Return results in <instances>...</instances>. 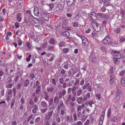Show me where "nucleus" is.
I'll use <instances>...</instances> for the list:
<instances>
[{"instance_id": "obj_11", "label": "nucleus", "mask_w": 125, "mask_h": 125, "mask_svg": "<svg viewBox=\"0 0 125 125\" xmlns=\"http://www.w3.org/2000/svg\"><path fill=\"white\" fill-rule=\"evenodd\" d=\"M43 18L44 20L45 21H47L49 19V14L45 13L43 15Z\"/></svg>"}, {"instance_id": "obj_40", "label": "nucleus", "mask_w": 125, "mask_h": 125, "mask_svg": "<svg viewBox=\"0 0 125 125\" xmlns=\"http://www.w3.org/2000/svg\"><path fill=\"white\" fill-rule=\"evenodd\" d=\"M115 31L117 34H118L120 33V28H115Z\"/></svg>"}, {"instance_id": "obj_32", "label": "nucleus", "mask_w": 125, "mask_h": 125, "mask_svg": "<svg viewBox=\"0 0 125 125\" xmlns=\"http://www.w3.org/2000/svg\"><path fill=\"white\" fill-rule=\"evenodd\" d=\"M34 119V117L32 116V115H30L28 118L27 121H29L30 120H33Z\"/></svg>"}, {"instance_id": "obj_6", "label": "nucleus", "mask_w": 125, "mask_h": 125, "mask_svg": "<svg viewBox=\"0 0 125 125\" xmlns=\"http://www.w3.org/2000/svg\"><path fill=\"white\" fill-rule=\"evenodd\" d=\"M113 52L114 53V56H115L117 57L118 58L120 59L122 58L120 52L116 51H114Z\"/></svg>"}, {"instance_id": "obj_37", "label": "nucleus", "mask_w": 125, "mask_h": 125, "mask_svg": "<svg viewBox=\"0 0 125 125\" xmlns=\"http://www.w3.org/2000/svg\"><path fill=\"white\" fill-rule=\"evenodd\" d=\"M94 103L93 100H91L89 101L88 104L91 107H92V105Z\"/></svg>"}, {"instance_id": "obj_2", "label": "nucleus", "mask_w": 125, "mask_h": 125, "mask_svg": "<svg viewBox=\"0 0 125 125\" xmlns=\"http://www.w3.org/2000/svg\"><path fill=\"white\" fill-rule=\"evenodd\" d=\"M31 23L35 26H38L40 25V21L37 19L34 18V20L30 21Z\"/></svg>"}, {"instance_id": "obj_23", "label": "nucleus", "mask_w": 125, "mask_h": 125, "mask_svg": "<svg viewBox=\"0 0 125 125\" xmlns=\"http://www.w3.org/2000/svg\"><path fill=\"white\" fill-rule=\"evenodd\" d=\"M115 77L110 76V82L111 84H112L114 83V81L115 80Z\"/></svg>"}, {"instance_id": "obj_3", "label": "nucleus", "mask_w": 125, "mask_h": 125, "mask_svg": "<svg viewBox=\"0 0 125 125\" xmlns=\"http://www.w3.org/2000/svg\"><path fill=\"white\" fill-rule=\"evenodd\" d=\"M53 113L52 111H51L48 113V115L46 114L45 117V119L47 120H49L51 117Z\"/></svg>"}, {"instance_id": "obj_18", "label": "nucleus", "mask_w": 125, "mask_h": 125, "mask_svg": "<svg viewBox=\"0 0 125 125\" xmlns=\"http://www.w3.org/2000/svg\"><path fill=\"white\" fill-rule=\"evenodd\" d=\"M24 20L26 23H28L30 21L28 15H26L24 17Z\"/></svg>"}, {"instance_id": "obj_30", "label": "nucleus", "mask_w": 125, "mask_h": 125, "mask_svg": "<svg viewBox=\"0 0 125 125\" xmlns=\"http://www.w3.org/2000/svg\"><path fill=\"white\" fill-rule=\"evenodd\" d=\"M98 23H97L95 21H93L91 22V24L92 26L94 28L96 26Z\"/></svg>"}, {"instance_id": "obj_60", "label": "nucleus", "mask_w": 125, "mask_h": 125, "mask_svg": "<svg viewBox=\"0 0 125 125\" xmlns=\"http://www.w3.org/2000/svg\"><path fill=\"white\" fill-rule=\"evenodd\" d=\"M34 103L33 102L32 99H31L29 102V104L31 105H32Z\"/></svg>"}, {"instance_id": "obj_7", "label": "nucleus", "mask_w": 125, "mask_h": 125, "mask_svg": "<svg viewBox=\"0 0 125 125\" xmlns=\"http://www.w3.org/2000/svg\"><path fill=\"white\" fill-rule=\"evenodd\" d=\"M94 28L96 32H99L101 30V26L100 24H98Z\"/></svg>"}, {"instance_id": "obj_4", "label": "nucleus", "mask_w": 125, "mask_h": 125, "mask_svg": "<svg viewBox=\"0 0 125 125\" xmlns=\"http://www.w3.org/2000/svg\"><path fill=\"white\" fill-rule=\"evenodd\" d=\"M90 17V19L93 20H96L97 19V18L96 16L95 13L94 12H93L91 13Z\"/></svg>"}, {"instance_id": "obj_51", "label": "nucleus", "mask_w": 125, "mask_h": 125, "mask_svg": "<svg viewBox=\"0 0 125 125\" xmlns=\"http://www.w3.org/2000/svg\"><path fill=\"white\" fill-rule=\"evenodd\" d=\"M59 81L60 83L61 84H63V78L61 77L60 78L59 80Z\"/></svg>"}, {"instance_id": "obj_47", "label": "nucleus", "mask_w": 125, "mask_h": 125, "mask_svg": "<svg viewBox=\"0 0 125 125\" xmlns=\"http://www.w3.org/2000/svg\"><path fill=\"white\" fill-rule=\"evenodd\" d=\"M31 54H30L27 58L26 59V61L27 62H29L30 61V58H31Z\"/></svg>"}, {"instance_id": "obj_28", "label": "nucleus", "mask_w": 125, "mask_h": 125, "mask_svg": "<svg viewBox=\"0 0 125 125\" xmlns=\"http://www.w3.org/2000/svg\"><path fill=\"white\" fill-rule=\"evenodd\" d=\"M110 76L115 77L113 73V68H111L110 69Z\"/></svg>"}, {"instance_id": "obj_48", "label": "nucleus", "mask_w": 125, "mask_h": 125, "mask_svg": "<svg viewBox=\"0 0 125 125\" xmlns=\"http://www.w3.org/2000/svg\"><path fill=\"white\" fill-rule=\"evenodd\" d=\"M105 111L104 110V111L102 113V114L101 115V116L100 117V118H101L102 117H103V119H104V115L105 114Z\"/></svg>"}, {"instance_id": "obj_54", "label": "nucleus", "mask_w": 125, "mask_h": 125, "mask_svg": "<svg viewBox=\"0 0 125 125\" xmlns=\"http://www.w3.org/2000/svg\"><path fill=\"white\" fill-rule=\"evenodd\" d=\"M82 122L80 121H79L76 122L75 124V125H82Z\"/></svg>"}, {"instance_id": "obj_16", "label": "nucleus", "mask_w": 125, "mask_h": 125, "mask_svg": "<svg viewBox=\"0 0 125 125\" xmlns=\"http://www.w3.org/2000/svg\"><path fill=\"white\" fill-rule=\"evenodd\" d=\"M73 0H66L67 5L68 6L70 7L73 4Z\"/></svg>"}, {"instance_id": "obj_22", "label": "nucleus", "mask_w": 125, "mask_h": 125, "mask_svg": "<svg viewBox=\"0 0 125 125\" xmlns=\"http://www.w3.org/2000/svg\"><path fill=\"white\" fill-rule=\"evenodd\" d=\"M77 102L79 104L82 103L83 102V98L81 97H79L77 99Z\"/></svg>"}, {"instance_id": "obj_14", "label": "nucleus", "mask_w": 125, "mask_h": 125, "mask_svg": "<svg viewBox=\"0 0 125 125\" xmlns=\"http://www.w3.org/2000/svg\"><path fill=\"white\" fill-rule=\"evenodd\" d=\"M47 49L48 50H50V51H53L55 50V48L51 45L49 46L47 48Z\"/></svg>"}, {"instance_id": "obj_59", "label": "nucleus", "mask_w": 125, "mask_h": 125, "mask_svg": "<svg viewBox=\"0 0 125 125\" xmlns=\"http://www.w3.org/2000/svg\"><path fill=\"white\" fill-rule=\"evenodd\" d=\"M124 73L125 71H122L120 73L119 75L120 76H123L124 75Z\"/></svg>"}, {"instance_id": "obj_26", "label": "nucleus", "mask_w": 125, "mask_h": 125, "mask_svg": "<svg viewBox=\"0 0 125 125\" xmlns=\"http://www.w3.org/2000/svg\"><path fill=\"white\" fill-rule=\"evenodd\" d=\"M59 101V100L58 97L56 96L54 98V103L57 104Z\"/></svg>"}, {"instance_id": "obj_45", "label": "nucleus", "mask_w": 125, "mask_h": 125, "mask_svg": "<svg viewBox=\"0 0 125 125\" xmlns=\"http://www.w3.org/2000/svg\"><path fill=\"white\" fill-rule=\"evenodd\" d=\"M82 91L80 89H79L77 92V95L79 96L82 93Z\"/></svg>"}, {"instance_id": "obj_56", "label": "nucleus", "mask_w": 125, "mask_h": 125, "mask_svg": "<svg viewBox=\"0 0 125 125\" xmlns=\"http://www.w3.org/2000/svg\"><path fill=\"white\" fill-rule=\"evenodd\" d=\"M72 88H69L68 89L67 93L68 94H70L71 93L72 91Z\"/></svg>"}, {"instance_id": "obj_52", "label": "nucleus", "mask_w": 125, "mask_h": 125, "mask_svg": "<svg viewBox=\"0 0 125 125\" xmlns=\"http://www.w3.org/2000/svg\"><path fill=\"white\" fill-rule=\"evenodd\" d=\"M41 119L40 117H38L36 118L35 120V123H38L39 121Z\"/></svg>"}, {"instance_id": "obj_62", "label": "nucleus", "mask_w": 125, "mask_h": 125, "mask_svg": "<svg viewBox=\"0 0 125 125\" xmlns=\"http://www.w3.org/2000/svg\"><path fill=\"white\" fill-rule=\"evenodd\" d=\"M26 46L28 47L29 49L31 48V47L30 44L29 43H27L26 44Z\"/></svg>"}, {"instance_id": "obj_57", "label": "nucleus", "mask_w": 125, "mask_h": 125, "mask_svg": "<svg viewBox=\"0 0 125 125\" xmlns=\"http://www.w3.org/2000/svg\"><path fill=\"white\" fill-rule=\"evenodd\" d=\"M97 32H96L95 31H93L92 33V35L93 36H96L97 34Z\"/></svg>"}, {"instance_id": "obj_58", "label": "nucleus", "mask_w": 125, "mask_h": 125, "mask_svg": "<svg viewBox=\"0 0 125 125\" xmlns=\"http://www.w3.org/2000/svg\"><path fill=\"white\" fill-rule=\"evenodd\" d=\"M65 70L63 69H62L61 71L60 74H64L65 73Z\"/></svg>"}, {"instance_id": "obj_49", "label": "nucleus", "mask_w": 125, "mask_h": 125, "mask_svg": "<svg viewBox=\"0 0 125 125\" xmlns=\"http://www.w3.org/2000/svg\"><path fill=\"white\" fill-rule=\"evenodd\" d=\"M40 86H38L37 88L36 91V93L37 94H38L39 93V91L40 90Z\"/></svg>"}, {"instance_id": "obj_43", "label": "nucleus", "mask_w": 125, "mask_h": 125, "mask_svg": "<svg viewBox=\"0 0 125 125\" xmlns=\"http://www.w3.org/2000/svg\"><path fill=\"white\" fill-rule=\"evenodd\" d=\"M17 42H18V44L20 45H21L22 44V41L20 39V38H19L17 40Z\"/></svg>"}, {"instance_id": "obj_42", "label": "nucleus", "mask_w": 125, "mask_h": 125, "mask_svg": "<svg viewBox=\"0 0 125 125\" xmlns=\"http://www.w3.org/2000/svg\"><path fill=\"white\" fill-rule=\"evenodd\" d=\"M47 108H43L41 110V112L42 113H44L46 112L47 111Z\"/></svg>"}, {"instance_id": "obj_19", "label": "nucleus", "mask_w": 125, "mask_h": 125, "mask_svg": "<svg viewBox=\"0 0 125 125\" xmlns=\"http://www.w3.org/2000/svg\"><path fill=\"white\" fill-rule=\"evenodd\" d=\"M118 117H112L111 118V120L112 122H117L118 121Z\"/></svg>"}, {"instance_id": "obj_55", "label": "nucleus", "mask_w": 125, "mask_h": 125, "mask_svg": "<svg viewBox=\"0 0 125 125\" xmlns=\"http://www.w3.org/2000/svg\"><path fill=\"white\" fill-rule=\"evenodd\" d=\"M54 58V56L53 55H52L51 57V58L49 59V60L50 62L52 61L53 60Z\"/></svg>"}, {"instance_id": "obj_29", "label": "nucleus", "mask_w": 125, "mask_h": 125, "mask_svg": "<svg viewBox=\"0 0 125 125\" xmlns=\"http://www.w3.org/2000/svg\"><path fill=\"white\" fill-rule=\"evenodd\" d=\"M58 45L60 47H62L64 46L65 45V44L64 42H61L58 43Z\"/></svg>"}, {"instance_id": "obj_24", "label": "nucleus", "mask_w": 125, "mask_h": 125, "mask_svg": "<svg viewBox=\"0 0 125 125\" xmlns=\"http://www.w3.org/2000/svg\"><path fill=\"white\" fill-rule=\"evenodd\" d=\"M29 80H26L24 82V87H26L28 86L29 83Z\"/></svg>"}, {"instance_id": "obj_34", "label": "nucleus", "mask_w": 125, "mask_h": 125, "mask_svg": "<svg viewBox=\"0 0 125 125\" xmlns=\"http://www.w3.org/2000/svg\"><path fill=\"white\" fill-rule=\"evenodd\" d=\"M111 113V109L110 108H109L108 110L107 113V116L108 117H110Z\"/></svg>"}, {"instance_id": "obj_46", "label": "nucleus", "mask_w": 125, "mask_h": 125, "mask_svg": "<svg viewBox=\"0 0 125 125\" xmlns=\"http://www.w3.org/2000/svg\"><path fill=\"white\" fill-rule=\"evenodd\" d=\"M49 96L47 95V94L46 93L45 94V99L46 100L48 101L49 100Z\"/></svg>"}, {"instance_id": "obj_53", "label": "nucleus", "mask_w": 125, "mask_h": 125, "mask_svg": "<svg viewBox=\"0 0 125 125\" xmlns=\"http://www.w3.org/2000/svg\"><path fill=\"white\" fill-rule=\"evenodd\" d=\"M73 118L74 120L75 121L77 120V118L76 114H73Z\"/></svg>"}, {"instance_id": "obj_35", "label": "nucleus", "mask_w": 125, "mask_h": 125, "mask_svg": "<svg viewBox=\"0 0 125 125\" xmlns=\"http://www.w3.org/2000/svg\"><path fill=\"white\" fill-rule=\"evenodd\" d=\"M95 97L96 99L99 100L101 98V95L100 94H96L95 95Z\"/></svg>"}, {"instance_id": "obj_36", "label": "nucleus", "mask_w": 125, "mask_h": 125, "mask_svg": "<svg viewBox=\"0 0 125 125\" xmlns=\"http://www.w3.org/2000/svg\"><path fill=\"white\" fill-rule=\"evenodd\" d=\"M49 42L51 44H53L55 43V41L53 38H51Z\"/></svg>"}, {"instance_id": "obj_33", "label": "nucleus", "mask_w": 125, "mask_h": 125, "mask_svg": "<svg viewBox=\"0 0 125 125\" xmlns=\"http://www.w3.org/2000/svg\"><path fill=\"white\" fill-rule=\"evenodd\" d=\"M58 5V7H60L61 8H62L64 7V3L62 2L59 3Z\"/></svg>"}, {"instance_id": "obj_25", "label": "nucleus", "mask_w": 125, "mask_h": 125, "mask_svg": "<svg viewBox=\"0 0 125 125\" xmlns=\"http://www.w3.org/2000/svg\"><path fill=\"white\" fill-rule=\"evenodd\" d=\"M121 84L123 86L125 87V79L123 78L121 81Z\"/></svg>"}, {"instance_id": "obj_17", "label": "nucleus", "mask_w": 125, "mask_h": 125, "mask_svg": "<svg viewBox=\"0 0 125 125\" xmlns=\"http://www.w3.org/2000/svg\"><path fill=\"white\" fill-rule=\"evenodd\" d=\"M62 21H63L62 26L63 27H65L66 25L67 24V20L65 18H63L62 19Z\"/></svg>"}, {"instance_id": "obj_5", "label": "nucleus", "mask_w": 125, "mask_h": 125, "mask_svg": "<svg viewBox=\"0 0 125 125\" xmlns=\"http://www.w3.org/2000/svg\"><path fill=\"white\" fill-rule=\"evenodd\" d=\"M89 60L90 61L94 62L96 61V58L94 54H91L90 56Z\"/></svg>"}, {"instance_id": "obj_20", "label": "nucleus", "mask_w": 125, "mask_h": 125, "mask_svg": "<svg viewBox=\"0 0 125 125\" xmlns=\"http://www.w3.org/2000/svg\"><path fill=\"white\" fill-rule=\"evenodd\" d=\"M41 106L43 107H47V103L44 101H42L41 104Z\"/></svg>"}, {"instance_id": "obj_12", "label": "nucleus", "mask_w": 125, "mask_h": 125, "mask_svg": "<svg viewBox=\"0 0 125 125\" xmlns=\"http://www.w3.org/2000/svg\"><path fill=\"white\" fill-rule=\"evenodd\" d=\"M102 1L104 2V5L106 6H111V4L109 2L105 0H102Z\"/></svg>"}, {"instance_id": "obj_9", "label": "nucleus", "mask_w": 125, "mask_h": 125, "mask_svg": "<svg viewBox=\"0 0 125 125\" xmlns=\"http://www.w3.org/2000/svg\"><path fill=\"white\" fill-rule=\"evenodd\" d=\"M66 121L69 122L70 123L73 120V117L72 116H69L68 115L66 117Z\"/></svg>"}, {"instance_id": "obj_27", "label": "nucleus", "mask_w": 125, "mask_h": 125, "mask_svg": "<svg viewBox=\"0 0 125 125\" xmlns=\"http://www.w3.org/2000/svg\"><path fill=\"white\" fill-rule=\"evenodd\" d=\"M83 44L85 46H87L88 44V42L87 39L82 41Z\"/></svg>"}, {"instance_id": "obj_31", "label": "nucleus", "mask_w": 125, "mask_h": 125, "mask_svg": "<svg viewBox=\"0 0 125 125\" xmlns=\"http://www.w3.org/2000/svg\"><path fill=\"white\" fill-rule=\"evenodd\" d=\"M118 87H117V92L116 93L117 94H119L121 93V89L120 88V87L119 85L118 86Z\"/></svg>"}, {"instance_id": "obj_64", "label": "nucleus", "mask_w": 125, "mask_h": 125, "mask_svg": "<svg viewBox=\"0 0 125 125\" xmlns=\"http://www.w3.org/2000/svg\"><path fill=\"white\" fill-rule=\"evenodd\" d=\"M90 121L89 119H87L85 123V125H88Z\"/></svg>"}, {"instance_id": "obj_39", "label": "nucleus", "mask_w": 125, "mask_h": 125, "mask_svg": "<svg viewBox=\"0 0 125 125\" xmlns=\"http://www.w3.org/2000/svg\"><path fill=\"white\" fill-rule=\"evenodd\" d=\"M63 51L64 53H67L69 51V49L67 48H65L63 49Z\"/></svg>"}, {"instance_id": "obj_50", "label": "nucleus", "mask_w": 125, "mask_h": 125, "mask_svg": "<svg viewBox=\"0 0 125 125\" xmlns=\"http://www.w3.org/2000/svg\"><path fill=\"white\" fill-rule=\"evenodd\" d=\"M104 119L103 118V117L100 118V119L99 121V124L100 125H102L103 123Z\"/></svg>"}, {"instance_id": "obj_44", "label": "nucleus", "mask_w": 125, "mask_h": 125, "mask_svg": "<svg viewBox=\"0 0 125 125\" xmlns=\"http://www.w3.org/2000/svg\"><path fill=\"white\" fill-rule=\"evenodd\" d=\"M53 100L52 98L50 99L49 100V104L50 105H51L53 103Z\"/></svg>"}, {"instance_id": "obj_61", "label": "nucleus", "mask_w": 125, "mask_h": 125, "mask_svg": "<svg viewBox=\"0 0 125 125\" xmlns=\"http://www.w3.org/2000/svg\"><path fill=\"white\" fill-rule=\"evenodd\" d=\"M28 16L30 21L31 20L33 19L34 18V17L32 15H28Z\"/></svg>"}, {"instance_id": "obj_15", "label": "nucleus", "mask_w": 125, "mask_h": 125, "mask_svg": "<svg viewBox=\"0 0 125 125\" xmlns=\"http://www.w3.org/2000/svg\"><path fill=\"white\" fill-rule=\"evenodd\" d=\"M34 13L35 15L36 16H38L39 14V10L37 8H34Z\"/></svg>"}, {"instance_id": "obj_41", "label": "nucleus", "mask_w": 125, "mask_h": 125, "mask_svg": "<svg viewBox=\"0 0 125 125\" xmlns=\"http://www.w3.org/2000/svg\"><path fill=\"white\" fill-rule=\"evenodd\" d=\"M48 6H49L51 10L53 8L54 5L52 3H51L48 4Z\"/></svg>"}, {"instance_id": "obj_8", "label": "nucleus", "mask_w": 125, "mask_h": 125, "mask_svg": "<svg viewBox=\"0 0 125 125\" xmlns=\"http://www.w3.org/2000/svg\"><path fill=\"white\" fill-rule=\"evenodd\" d=\"M91 95L90 93L88 92L83 97V101H85L87 100L88 99H89Z\"/></svg>"}, {"instance_id": "obj_13", "label": "nucleus", "mask_w": 125, "mask_h": 125, "mask_svg": "<svg viewBox=\"0 0 125 125\" xmlns=\"http://www.w3.org/2000/svg\"><path fill=\"white\" fill-rule=\"evenodd\" d=\"M17 19L19 22H20L21 20L22 17L21 16V14L20 13H17Z\"/></svg>"}, {"instance_id": "obj_1", "label": "nucleus", "mask_w": 125, "mask_h": 125, "mask_svg": "<svg viewBox=\"0 0 125 125\" xmlns=\"http://www.w3.org/2000/svg\"><path fill=\"white\" fill-rule=\"evenodd\" d=\"M102 42L104 44L111 45L112 44L110 38L108 36H106L104 39L102 41Z\"/></svg>"}, {"instance_id": "obj_10", "label": "nucleus", "mask_w": 125, "mask_h": 125, "mask_svg": "<svg viewBox=\"0 0 125 125\" xmlns=\"http://www.w3.org/2000/svg\"><path fill=\"white\" fill-rule=\"evenodd\" d=\"M38 106L36 104H34L33 106V108L32 110V112L33 113H36L37 110H38Z\"/></svg>"}, {"instance_id": "obj_38", "label": "nucleus", "mask_w": 125, "mask_h": 125, "mask_svg": "<svg viewBox=\"0 0 125 125\" xmlns=\"http://www.w3.org/2000/svg\"><path fill=\"white\" fill-rule=\"evenodd\" d=\"M82 40V42L83 40H84L87 39L85 38V37L83 35H80L79 36Z\"/></svg>"}, {"instance_id": "obj_21", "label": "nucleus", "mask_w": 125, "mask_h": 125, "mask_svg": "<svg viewBox=\"0 0 125 125\" xmlns=\"http://www.w3.org/2000/svg\"><path fill=\"white\" fill-rule=\"evenodd\" d=\"M47 91L49 92H52L54 90L53 88L52 87H47Z\"/></svg>"}, {"instance_id": "obj_63", "label": "nucleus", "mask_w": 125, "mask_h": 125, "mask_svg": "<svg viewBox=\"0 0 125 125\" xmlns=\"http://www.w3.org/2000/svg\"><path fill=\"white\" fill-rule=\"evenodd\" d=\"M31 78L32 79H33L35 77L34 74V73H31L30 75Z\"/></svg>"}]
</instances>
